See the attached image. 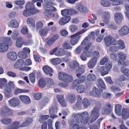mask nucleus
<instances>
[{"label": "nucleus", "mask_w": 129, "mask_h": 129, "mask_svg": "<svg viewBox=\"0 0 129 129\" xmlns=\"http://www.w3.org/2000/svg\"><path fill=\"white\" fill-rule=\"evenodd\" d=\"M36 111V109L33 108H30L27 111V113L29 115H32V113H34Z\"/></svg>", "instance_id": "64"}, {"label": "nucleus", "mask_w": 129, "mask_h": 129, "mask_svg": "<svg viewBox=\"0 0 129 129\" xmlns=\"http://www.w3.org/2000/svg\"><path fill=\"white\" fill-rule=\"evenodd\" d=\"M102 113L104 115H107L110 113L112 111V105L110 103L105 104L103 108Z\"/></svg>", "instance_id": "11"}, {"label": "nucleus", "mask_w": 129, "mask_h": 129, "mask_svg": "<svg viewBox=\"0 0 129 129\" xmlns=\"http://www.w3.org/2000/svg\"><path fill=\"white\" fill-rule=\"evenodd\" d=\"M70 19L71 17L70 16H67L63 17L59 20V23L61 25H64L68 22L70 20Z\"/></svg>", "instance_id": "25"}, {"label": "nucleus", "mask_w": 129, "mask_h": 129, "mask_svg": "<svg viewBox=\"0 0 129 129\" xmlns=\"http://www.w3.org/2000/svg\"><path fill=\"white\" fill-rule=\"evenodd\" d=\"M65 50L62 48H60L55 53V55L58 56H62L64 55Z\"/></svg>", "instance_id": "42"}, {"label": "nucleus", "mask_w": 129, "mask_h": 129, "mask_svg": "<svg viewBox=\"0 0 129 129\" xmlns=\"http://www.w3.org/2000/svg\"><path fill=\"white\" fill-rule=\"evenodd\" d=\"M112 2V4L113 5H117L123 4V2L122 0H110Z\"/></svg>", "instance_id": "49"}, {"label": "nucleus", "mask_w": 129, "mask_h": 129, "mask_svg": "<svg viewBox=\"0 0 129 129\" xmlns=\"http://www.w3.org/2000/svg\"><path fill=\"white\" fill-rule=\"evenodd\" d=\"M1 122L3 124L7 125L10 124L12 122V120L10 118L7 117H5L1 120Z\"/></svg>", "instance_id": "37"}, {"label": "nucleus", "mask_w": 129, "mask_h": 129, "mask_svg": "<svg viewBox=\"0 0 129 129\" xmlns=\"http://www.w3.org/2000/svg\"><path fill=\"white\" fill-rule=\"evenodd\" d=\"M85 70V68L83 66H80L75 71V73L76 74L77 77H78L79 76H81L84 72Z\"/></svg>", "instance_id": "26"}, {"label": "nucleus", "mask_w": 129, "mask_h": 129, "mask_svg": "<svg viewBox=\"0 0 129 129\" xmlns=\"http://www.w3.org/2000/svg\"><path fill=\"white\" fill-rule=\"evenodd\" d=\"M42 69L45 74L49 75L50 77L53 76V70L49 66L47 65H45L43 67Z\"/></svg>", "instance_id": "16"}, {"label": "nucleus", "mask_w": 129, "mask_h": 129, "mask_svg": "<svg viewBox=\"0 0 129 129\" xmlns=\"http://www.w3.org/2000/svg\"><path fill=\"white\" fill-rule=\"evenodd\" d=\"M76 119L75 123L73 124L72 123L70 124L69 128L70 129H79L80 128L79 126H84L81 125L79 123L76 122L77 119Z\"/></svg>", "instance_id": "32"}, {"label": "nucleus", "mask_w": 129, "mask_h": 129, "mask_svg": "<svg viewBox=\"0 0 129 129\" xmlns=\"http://www.w3.org/2000/svg\"><path fill=\"white\" fill-rule=\"evenodd\" d=\"M121 116L123 120H126L129 118V109H123L122 110Z\"/></svg>", "instance_id": "24"}, {"label": "nucleus", "mask_w": 129, "mask_h": 129, "mask_svg": "<svg viewBox=\"0 0 129 129\" xmlns=\"http://www.w3.org/2000/svg\"><path fill=\"white\" fill-rule=\"evenodd\" d=\"M27 22L29 25L30 27H35V23L34 19L31 18H29L27 19Z\"/></svg>", "instance_id": "41"}, {"label": "nucleus", "mask_w": 129, "mask_h": 129, "mask_svg": "<svg viewBox=\"0 0 129 129\" xmlns=\"http://www.w3.org/2000/svg\"><path fill=\"white\" fill-rule=\"evenodd\" d=\"M119 48L117 46H112L109 48V51L112 52H116L119 50Z\"/></svg>", "instance_id": "53"}, {"label": "nucleus", "mask_w": 129, "mask_h": 129, "mask_svg": "<svg viewBox=\"0 0 129 129\" xmlns=\"http://www.w3.org/2000/svg\"><path fill=\"white\" fill-rule=\"evenodd\" d=\"M10 26L12 27L17 28L19 26V24L16 20L15 19L11 20L10 22Z\"/></svg>", "instance_id": "34"}, {"label": "nucleus", "mask_w": 129, "mask_h": 129, "mask_svg": "<svg viewBox=\"0 0 129 129\" xmlns=\"http://www.w3.org/2000/svg\"><path fill=\"white\" fill-rule=\"evenodd\" d=\"M90 94L91 96L98 98L100 97L101 95L100 91L95 87H93L92 90L90 92Z\"/></svg>", "instance_id": "18"}, {"label": "nucleus", "mask_w": 129, "mask_h": 129, "mask_svg": "<svg viewBox=\"0 0 129 129\" xmlns=\"http://www.w3.org/2000/svg\"><path fill=\"white\" fill-rule=\"evenodd\" d=\"M19 98L22 103L26 104H28L30 103L31 101L29 97L25 95H20Z\"/></svg>", "instance_id": "21"}, {"label": "nucleus", "mask_w": 129, "mask_h": 129, "mask_svg": "<svg viewBox=\"0 0 129 129\" xmlns=\"http://www.w3.org/2000/svg\"><path fill=\"white\" fill-rule=\"evenodd\" d=\"M82 104L84 107L85 108L87 107L90 104V103L88 99L84 98L83 100Z\"/></svg>", "instance_id": "52"}, {"label": "nucleus", "mask_w": 129, "mask_h": 129, "mask_svg": "<svg viewBox=\"0 0 129 129\" xmlns=\"http://www.w3.org/2000/svg\"><path fill=\"white\" fill-rule=\"evenodd\" d=\"M120 70L122 73L127 76V78L125 77L124 75H120L118 79V83L120 86H123L125 84L124 81L126 80L129 81V70L126 68L124 66H122L120 68Z\"/></svg>", "instance_id": "4"}, {"label": "nucleus", "mask_w": 129, "mask_h": 129, "mask_svg": "<svg viewBox=\"0 0 129 129\" xmlns=\"http://www.w3.org/2000/svg\"><path fill=\"white\" fill-rule=\"evenodd\" d=\"M118 34L121 37L127 35L129 34V27L125 25H123L118 30Z\"/></svg>", "instance_id": "13"}, {"label": "nucleus", "mask_w": 129, "mask_h": 129, "mask_svg": "<svg viewBox=\"0 0 129 129\" xmlns=\"http://www.w3.org/2000/svg\"><path fill=\"white\" fill-rule=\"evenodd\" d=\"M69 10L68 9H64L63 10H62L61 11V14L63 16H66L67 15H69Z\"/></svg>", "instance_id": "63"}, {"label": "nucleus", "mask_w": 129, "mask_h": 129, "mask_svg": "<svg viewBox=\"0 0 129 129\" xmlns=\"http://www.w3.org/2000/svg\"><path fill=\"white\" fill-rule=\"evenodd\" d=\"M30 52V50L29 48L25 47L22 51L18 53V55L20 58L25 59L27 57V55L29 54Z\"/></svg>", "instance_id": "12"}, {"label": "nucleus", "mask_w": 129, "mask_h": 129, "mask_svg": "<svg viewBox=\"0 0 129 129\" xmlns=\"http://www.w3.org/2000/svg\"><path fill=\"white\" fill-rule=\"evenodd\" d=\"M79 65V63L76 61H73L69 65V67L72 69H75L78 67Z\"/></svg>", "instance_id": "46"}, {"label": "nucleus", "mask_w": 129, "mask_h": 129, "mask_svg": "<svg viewBox=\"0 0 129 129\" xmlns=\"http://www.w3.org/2000/svg\"><path fill=\"white\" fill-rule=\"evenodd\" d=\"M48 29L47 28H44L41 29L40 31V35L41 37H45L48 33Z\"/></svg>", "instance_id": "38"}, {"label": "nucleus", "mask_w": 129, "mask_h": 129, "mask_svg": "<svg viewBox=\"0 0 129 129\" xmlns=\"http://www.w3.org/2000/svg\"><path fill=\"white\" fill-rule=\"evenodd\" d=\"M77 9L79 12H82L85 14L88 12V9L85 7H84L81 4L77 5L76 7Z\"/></svg>", "instance_id": "19"}, {"label": "nucleus", "mask_w": 129, "mask_h": 129, "mask_svg": "<svg viewBox=\"0 0 129 129\" xmlns=\"http://www.w3.org/2000/svg\"><path fill=\"white\" fill-rule=\"evenodd\" d=\"M80 83H81L77 79H75L73 82L71 87L72 88L74 89L77 85Z\"/></svg>", "instance_id": "58"}, {"label": "nucleus", "mask_w": 129, "mask_h": 129, "mask_svg": "<svg viewBox=\"0 0 129 129\" xmlns=\"http://www.w3.org/2000/svg\"><path fill=\"white\" fill-rule=\"evenodd\" d=\"M87 79L88 81L94 82L96 80V76L94 74L90 73L87 76Z\"/></svg>", "instance_id": "31"}, {"label": "nucleus", "mask_w": 129, "mask_h": 129, "mask_svg": "<svg viewBox=\"0 0 129 129\" xmlns=\"http://www.w3.org/2000/svg\"><path fill=\"white\" fill-rule=\"evenodd\" d=\"M29 78L30 81L31 83H35L36 77L35 74L34 73H32L29 74Z\"/></svg>", "instance_id": "47"}, {"label": "nucleus", "mask_w": 129, "mask_h": 129, "mask_svg": "<svg viewBox=\"0 0 129 129\" xmlns=\"http://www.w3.org/2000/svg\"><path fill=\"white\" fill-rule=\"evenodd\" d=\"M7 56L8 59L12 61L15 60L17 57V53L14 51H11L8 53Z\"/></svg>", "instance_id": "22"}, {"label": "nucleus", "mask_w": 129, "mask_h": 129, "mask_svg": "<svg viewBox=\"0 0 129 129\" xmlns=\"http://www.w3.org/2000/svg\"><path fill=\"white\" fill-rule=\"evenodd\" d=\"M9 108L7 107H3L0 111L1 114L3 115H7L8 113V111L9 110Z\"/></svg>", "instance_id": "44"}, {"label": "nucleus", "mask_w": 129, "mask_h": 129, "mask_svg": "<svg viewBox=\"0 0 129 129\" xmlns=\"http://www.w3.org/2000/svg\"><path fill=\"white\" fill-rule=\"evenodd\" d=\"M76 97L77 98V101L76 103V106H78L80 105L81 104L82 99L79 95H77Z\"/></svg>", "instance_id": "60"}, {"label": "nucleus", "mask_w": 129, "mask_h": 129, "mask_svg": "<svg viewBox=\"0 0 129 129\" xmlns=\"http://www.w3.org/2000/svg\"><path fill=\"white\" fill-rule=\"evenodd\" d=\"M44 14L48 18H53L54 16V13L50 9H46Z\"/></svg>", "instance_id": "30"}, {"label": "nucleus", "mask_w": 129, "mask_h": 129, "mask_svg": "<svg viewBox=\"0 0 129 129\" xmlns=\"http://www.w3.org/2000/svg\"><path fill=\"white\" fill-rule=\"evenodd\" d=\"M62 47L64 49H71L72 47L69 43L64 42L62 45Z\"/></svg>", "instance_id": "57"}, {"label": "nucleus", "mask_w": 129, "mask_h": 129, "mask_svg": "<svg viewBox=\"0 0 129 129\" xmlns=\"http://www.w3.org/2000/svg\"><path fill=\"white\" fill-rule=\"evenodd\" d=\"M86 30V29H83L76 34L71 36V39L70 41V44L72 45H74L77 43L78 40L81 37V36L80 35L85 32Z\"/></svg>", "instance_id": "9"}, {"label": "nucleus", "mask_w": 129, "mask_h": 129, "mask_svg": "<svg viewBox=\"0 0 129 129\" xmlns=\"http://www.w3.org/2000/svg\"><path fill=\"white\" fill-rule=\"evenodd\" d=\"M21 33L25 35L28 33V29L27 26L26 25L23 26L20 30Z\"/></svg>", "instance_id": "50"}, {"label": "nucleus", "mask_w": 129, "mask_h": 129, "mask_svg": "<svg viewBox=\"0 0 129 129\" xmlns=\"http://www.w3.org/2000/svg\"><path fill=\"white\" fill-rule=\"evenodd\" d=\"M89 114L86 112L79 113L75 115V118L77 119L76 122L81 125L84 126L89 124L88 122Z\"/></svg>", "instance_id": "2"}, {"label": "nucleus", "mask_w": 129, "mask_h": 129, "mask_svg": "<svg viewBox=\"0 0 129 129\" xmlns=\"http://www.w3.org/2000/svg\"><path fill=\"white\" fill-rule=\"evenodd\" d=\"M117 46L119 49H123L125 48V44L124 41L121 39H120L117 41Z\"/></svg>", "instance_id": "39"}, {"label": "nucleus", "mask_w": 129, "mask_h": 129, "mask_svg": "<svg viewBox=\"0 0 129 129\" xmlns=\"http://www.w3.org/2000/svg\"><path fill=\"white\" fill-rule=\"evenodd\" d=\"M121 105L119 104H116L115 107V111L116 113L118 115H121Z\"/></svg>", "instance_id": "36"}, {"label": "nucleus", "mask_w": 129, "mask_h": 129, "mask_svg": "<svg viewBox=\"0 0 129 129\" xmlns=\"http://www.w3.org/2000/svg\"><path fill=\"white\" fill-rule=\"evenodd\" d=\"M33 121L32 118L28 117L25 119V121L20 124V127H24L29 125L32 123Z\"/></svg>", "instance_id": "20"}, {"label": "nucleus", "mask_w": 129, "mask_h": 129, "mask_svg": "<svg viewBox=\"0 0 129 129\" xmlns=\"http://www.w3.org/2000/svg\"><path fill=\"white\" fill-rule=\"evenodd\" d=\"M77 77L78 78L77 79L80 83H82L86 79V76L84 75L80 76Z\"/></svg>", "instance_id": "59"}, {"label": "nucleus", "mask_w": 129, "mask_h": 129, "mask_svg": "<svg viewBox=\"0 0 129 129\" xmlns=\"http://www.w3.org/2000/svg\"><path fill=\"white\" fill-rule=\"evenodd\" d=\"M58 77L60 80L66 82H72L73 80V78L71 75L64 72H59Z\"/></svg>", "instance_id": "8"}, {"label": "nucleus", "mask_w": 129, "mask_h": 129, "mask_svg": "<svg viewBox=\"0 0 129 129\" xmlns=\"http://www.w3.org/2000/svg\"><path fill=\"white\" fill-rule=\"evenodd\" d=\"M112 66V63L111 62H107L105 64V66L99 67L98 71L103 76L108 74L109 71L111 69Z\"/></svg>", "instance_id": "6"}, {"label": "nucleus", "mask_w": 129, "mask_h": 129, "mask_svg": "<svg viewBox=\"0 0 129 129\" xmlns=\"http://www.w3.org/2000/svg\"><path fill=\"white\" fill-rule=\"evenodd\" d=\"M114 18L115 22H118L119 21H121L123 19V16L121 14L118 13L115 14Z\"/></svg>", "instance_id": "33"}, {"label": "nucleus", "mask_w": 129, "mask_h": 129, "mask_svg": "<svg viewBox=\"0 0 129 129\" xmlns=\"http://www.w3.org/2000/svg\"><path fill=\"white\" fill-rule=\"evenodd\" d=\"M101 4L104 7H108L111 5V3L108 0H101Z\"/></svg>", "instance_id": "43"}, {"label": "nucleus", "mask_w": 129, "mask_h": 129, "mask_svg": "<svg viewBox=\"0 0 129 129\" xmlns=\"http://www.w3.org/2000/svg\"><path fill=\"white\" fill-rule=\"evenodd\" d=\"M39 12L38 10L35 8L32 3L28 2L25 6V9L23 12V15L27 17L34 15Z\"/></svg>", "instance_id": "3"}, {"label": "nucleus", "mask_w": 129, "mask_h": 129, "mask_svg": "<svg viewBox=\"0 0 129 129\" xmlns=\"http://www.w3.org/2000/svg\"><path fill=\"white\" fill-rule=\"evenodd\" d=\"M117 55L118 57L119 60L118 62V64L119 66L125 65L124 61L126 59V55L122 52H118Z\"/></svg>", "instance_id": "15"}, {"label": "nucleus", "mask_w": 129, "mask_h": 129, "mask_svg": "<svg viewBox=\"0 0 129 129\" xmlns=\"http://www.w3.org/2000/svg\"><path fill=\"white\" fill-rule=\"evenodd\" d=\"M29 91V89H21L17 87L14 89L13 93L15 95H18L20 93L27 92Z\"/></svg>", "instance_id": "27"}, {"label": "nucleus", "mask_w": 129, "mask_h": 129, "mask_svg": "<svg viewBox=\"0 0 129 129\" xmlns=\"http://www.w3.org/2000/svg\"><path fill=\"white\" fill-rule=\"evenodd\" d=\"M9 106L12 107L17 106L20 103V101L18 98L13 97L8 101Z\"/></svg>", "instance_id": "14"}, {"label": "nucleus", "mask_w": 129, "mask_h": 129, "mask_svg": "<svg viewBox=\"0 0 129 129\" xmlns=\"http://www.w3.org/2000/svg\"><path fill=\"white\" fill-rule=\"evenodd\" d=\"M102 106L101 104L99 103H97L91 112V114H93V116L92 118L90 121L91 123H92L94 121L99 117L100 115L99 113L100 111Z\"/></svg>", "instance_id": "7"}, {"label": "nucleus", "mask_w": 129, "mask_h": 129, "mask_svg": "<svg viewBox=\"0 0 129 129\" xmlns=\"http://www.w3.org/2000/svg\"><path fill=\"white\" fill-rule=\"evenodd\" d=\"M42 94L41 93H37L35 94L34 95V99L36 100H40L41 98Z\"/></svg>", "instance_id": "55"}, {"label": "nucleus", "mask_w": 129, "mask_h": 129, "mask_svg": "<svg viewBox=\"0 0 129 129\" xmlns=\"http://www.w3.org/2000/svg\"><path fill=\"white\" fill-rule=\"evenodd\" d=\"M49 117V115H43L39 119V122L42 123L44 122V121L47 120Z\"/></svg>", "instance_id": "56"}, {"label": "nucleus", "mask_w": 129, "mask_h": 129, "mask_svg": "<svg viewBox=\"0 0 129 129\" xmlns=\"http://www.w3.org/2000/svg\"><path fill=\"white\" fill-rule=\"evenodd\" d=\"M45 80L46 81V84L48 86H50L53 84V81L51 78H45Z\"/></svg>", "instance_id": "51"}, {"label": "nucleus", "mask_w": 129, "mask_h": 129, "mask_svg": "<svg viewBox=\"0 0 129 129\" xmlns=\"http://www.w3.org/2000/svg\"><path fill=\"white\" fill-rule=\"evenodd\" d=\"M12 42L10 39L7 38H3L2 40H0V52H4L8 48V46H11Z\"/></svg>", "instance_id": "5"}, {"label": "nucleus", "mask_w": 129, "mask_h": 129, "mask_svg": "<svg viewBox=\"0 0 129 129\" xmlns=\"http://www.w3.org/2000/svg\"><path fill=\"white\" fill-rule=\"evenodd\" d=\"M77 91L80 93L83 92L85 90L84 86L82 84H80L78 85L76 88Z\"/></svg>", "instance_id": "40"}, {"label": "nucleus", "mask_w": 129, "mask_h": 129, "mask_svg": "<svg viewBox=\"0 0 129 129\" xmlns=\"http://www.w3.org/2000/svg\"><path fill=\"white\" fill-rule=\"evenodd\" d=\"M46 84L45 78H40L39 81V85L41 87H44Z\"/></svg>", "instance_id": "45"}, {"label": "nucleus", "mask_w": 129, "mask_h": 129, "mask_svg": "<svg viewBox=\"0 0 129 129\" xmlns=\"http://www.w3.org/2000/svg\"><path fill=\"white\" fill-rule=\"evenodd\" d=\"M17 15L18 14L17 12L14 11H13L9 13L8 16L9 18L12 19L17 16Z\"/></svg>", "instance_id": "54"}, {"label": "nucleus", "mask_w": 129, "mask_h": 129, "mask_svg": "<svg viewBox=\"0 0 129 129\" xmlns=\"http://www.w3.org/2000/svg\"><path fill=\"white\" fill-rule=\"evenodd\" d=\"M66 98L68 101L71 103H74L76 100L75 95L72 93L68 94L66 97Z\"/></svg>", "instance_id": "17"}, {"label": "nucleus", "mask_w": 129, "mask_h": 129, "mask_svg": "<svg viewBox=\"0 0 129 129\" xmlns=\"http://www.w3.org/2000/svg\"><path fill=\"white\" fill-rule=\"evenodd\" d=\"M24 62V61L23 60L19 59L14 64V67L16 68L21 67L23 65Z\"/></svg>", "instance_id": "35"}, {"label": "nucleus", "mask_w": 129, "mask_h": 129, "mask_svg": "<svg viewBox=\"0 0 129 129\" xmlns=\"http://www.w3.org/2000/svg\"><path fill=\"white\" fill-rule=\"evenodd\" d=\"M61 61V59L59 58H54L51 60V62L54 65H56L60 63Z\"/></svg>", "instance_id": "48"}, {"label": "nucleus", "mask_w": 129, "mask_h": 129, "mask_svg": "<svg viewBox=\"0 0 129 129\" xmlns=\"http://www.w3.org/2000/svg\"><path fill=\"white\" fill-rule=\"evenodd\" d=\"M104 40L106 45L107 47L111 45H116L117 44V41L110 35L105 36Z\"/></svg>", "instance_id": "10"}, {"label": "nucleus", "mask_w": 129, "mask_h": 129, "mask_svg": "<svg viewBox=\"0 0 129 129\" xmlns=\"http://www.w3.org/2000/svg\"><path fill=\"white\" fill-rule=\"evenodd\" d=\"M97 61L96 58H92L87 63L88 68L90 69H93L96 65Z\"/></svg>", "instance_id": "23"}, {"label": "nucleus", "mask_w": 129, "mask_h": 129, "mask_svg": "<svg viewBox=\"0 0 129 129\" xmlns=\"http://www.w3.org/2000/svg\"><path fill=\"white\" fill-rule=\"evenodd\" d=\"M7 82V80L6 79L0 78V88L4 87V95L7 98H9L13 96L11 88L14 87L15 85L12 81H9L6 84Z\"/></svg>", "instance_id": "1"}, {"label": "nucleus", "mask_w": 129, "mask_h": 129, "mask_svg": "<svg viewBox=\"0 0 129 129\" xmlns=\"http://www.w3.org/2000/svg\"><path fill=\"white\" fill-rule=\"evenodd\" d=\"M98 87L100 89L105 90L106 88V87L105 85L103 80L101 79H99L98 80Z\"/></svg>", "instance_id": "29"}, {"label": "nucleus", "mask_w": 129, "mask_h": 129, "mask_svg": "<svg viewBox=\"0 0 129 129\" xmlns=\"http://www.w3.org/2000/svg\"><path fill=\"white\" fill-rule=\"evenodd\" d=\"M104 16L103 17V21L106 24H108L109 21V18L110 15L109 13L107 12H105L103 13Z\"/></svg>", "instance_id": "28"}, {"label": "nucleus", "mask_w": 129, "mask_h": 129, "mask_svg": "<svg viewBox=\"0 0 129 129\" xmlns=\"http://www.w3.org/2000/svg\"><path fill=\"white\" fill-rule=\"evenodd\" d=\"M69 14L70 15H73L78 14V12L75 10L73 9H70L69 10Z\"/></svg>", "instance_id": "62"}, {"label": "nucleus", "mask_w": 129, "mask_h": 129, "mask_svg": "<svg viewBox=\"0 0 129 129\" xmlns=\"http://www.w3.org/2000/svg\"><path fill=\"white\" fill-rule=\"evenodd\" d=\"M111 94L110 93L104 92L102 94L103 97L104 98H110Z\"/></svg>", "instance_id": "61"}]
</instances>
